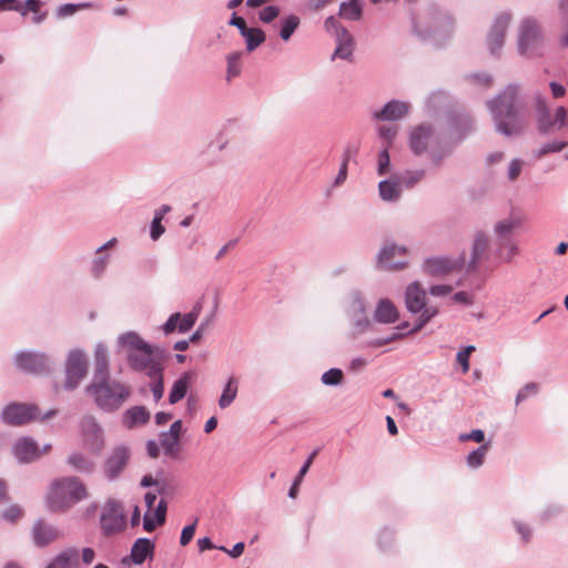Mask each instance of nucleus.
<instances>
[{
  "label": "nucleus",
  "instance_id": "obj_1",
  "mask_svg": "<svg viewBox=\"0 0 568 568\" xmlns=\"http://www.w3.org/2000/svg\"><path fill=\"white\" fill-rule=\"evenodd\" d=\"M519 93V85L509 84L487 102L496 131L506 138L519 136L526 126L525 108Z\"/></svg>",
  "mask_w": 568,
  "mask_h": 568
},
{
  "label": "nucleus",
  "instance_id": "obj_2",
  "mask_svg": "<svg viewBox=\"0 0 568 568\" xmlns=\"http://www.w3.org/2000/svg\"><path fill=\"white\" fill-rule=\"evenodd\" d=\"M89 497L84 483L75 476L53 479L45 495L47 508L52 513H65Z\"/></svg>",
  "mask_w": 568,
  "mask_h": 568
},
{
  "label": "nucleus",
  "instance_id": "obj_3",
  "mask_svg": "<svg viewBox=\"0 0 568 568\" xmlns=\"http://www.w3.org/2000/svg\"><path fill=\"white\" fill-rule=\"evenodd\" d=\"M118 345L125 351L129 366L146 376L154 375L163 366L153 357L152 346L138 333L126 332L118 337Z\"/></svg>",
  "mask_w": 568,
  "mask_h": 568
},
{
  "label": "nucleus",
  "instance_id": "obj_4",
  "mask_svg": "<svg viewBox=\"0 0 568 568\" xmlns=\"http://www.w3.org/2000/svg\"><path fill=\"white\" fill-rule=\"evenodd\" d=\"M85 390L92 396L97 406L106 413L118 410L131 396L130 386L111 378L91 382Z\"/></svg>",
  "mask_w": 568,
  "mask_h": 568
},
{
  "label": "nucleus",
  "instance_id": "obj_5",
  "mask_svg": "<svg viewBox=\"0 0 568 568\" xmlns=\"http://www.w3.org/2000/svg\"><path fill=\"white\" fill-rule=\"evenodd\" d=\"M453 27L452 18L436 6H428L413 20V28L422 39L449 32Z\"/></svg>",
  "mask_w": 568,
  "mask_h": 568
},
{
  "label": "nucleus",
  "instance_id": "obj_6",
  "mask_svg": "<svg viewBox=\"0 0 568 568\" xmlns=\"http://www.w3.org/2000/svg\"><path fill=\"white\" fill-rule=\"evenodd\" d=\"M58 414L57 409H49L41 415L36 404L11 403L7 405L1 413V420L12 426H22L33 420H48Z\"/></svg>",
  "mask_w": 568,
  "mask_h": 568
},
{
  "label": "nucleus",
  "instance_id": "obj_7",
  "mask_svg": "<svg viewBox=\"0 0 568 568\" xmlns=\"http://www.w3.org/2000/svg\"><path fill=\"white\" fill-rule=\"evenodd\" d=\"M542 37L536 20L526 18L521 21L518 37L517 50L523 57L534 58L541 55Z\"/></svg>",
  "mask_w": 568,
  "mask_h": 568
},
{
  "label": "nucleus",
  "instance_id": "obj_8",
  "mask_svg": "<svg viewBox=\"0 0 568 568\" xmlns=\"http://www.w3.org/2000/svg\"><path fill=\"white\" fill-rule=\"evenodd\" d=\"M65 390L75 389L88 372V358L81 349H72L65 361Z\"/></svg>",
  "mask_w": 568,
  "mask_h": 568
},
{
  "label": "nucleus",
  "instance_id": "obj_9",
  "mask_svg": "<svg viewBox=\"0 0 568 568\" xmlns=\"http://www.w3.org/2000/svg\"><path fill=\"white\" fill-rule=\"evenodd\" d=\"M100 524L105 536H112L124 530L126 521L121 504L115 499H108L103 506Z\"/></svg>",
  "mask_w": 568,
  "mask_h": 568
},
{
  "label": "nucleus",
  "instance_id": "obj_10",
  "mask_svg": "<svg viewBox=\"0 0 568 568\" xmlns=\"http://www.w3.org/2000/svg\"><path fill=\"white\" fill-rule=\"evenodd\" d=\"M51 361L40 352L21 351L14 355V365L28 374H48L51 371Z\"/></svg>",
  "mask_w": 568,
  "mask_h": 568
},
{
  "label": "nucleus",
  "instance_id": "obj_11",
  "mask_svg": "<svg viewBox=\"0 0 568 568\" xmlns=\"http://www.w3.org/2000/svg\"><path fill=\"white\" fill-rule=\"evenodd\" d=\"M131 457L130 448L125 445L115 446L103 462V474L110 481L116 480L126 468Z\"/></svg>",
  "mask_w": 568,
  "mask_h": 568
},
{
  "label": "nucleus",
  "instance_id": "obj_12",
  "mask_svg": "<svg viewBox=\"0 0 568 568\" xmlns=\"http://www.w3.org/2000/svg\"><path fill=\"white\" fill-rule=\"evenodd\" d=\"M510 14L503 12L496 17L487 36V47L491 55L499 57L505 43L506 31L510 22Z\"/></svg>",
  "mask_w": 568,
  "mask_h": 568
},
{
  "label": "nucleus",
  "instance_id": "obj_13",
  "mask_svg": "<svg viewBox=\"0 0 568 568\" xmlns=\"http://www.w3.org/2000/svg\"><path fill=\"white\" fill-rule=\"evenodd\" d=\"M465 254H460L457 258L446 256L428 257L423 263L425 273L433 276L446 275L453 271L462 270L465 266Z\"/></svg>",
  "mask_w": 568,
  "mask_h": 568
},
{
  "label": "nucleus",
  "instance_id": "obj_14",
  "mask_svg": "<svg viewBox=\"0 0 568 568\" xmlns=\"http://www.w3.org/2000/svg\"><path fill=\"white\" fill-rule=\"evenodd\" d=\"M407 248L393 242L385 243L377 254V266L382 270H402L408 262L406 260H395L397 256H405Z\"/></svg>",
  "mask_w": 568,
  "mask_h": 568
},
{
  "label": "nucleus",
  "instance_id": "obj_15",
  "mask_svg": "<svg viewBox=\"0 0 568 568\" xmlns=\"http://www.w3.org/2000/svg\"><path fill=\"white\" fill-rule=\"evenodd\" d=\"M567 124V111L564 106H558L554 116L546 112L537 116V131L540 135H548L559 131Z\"/></svg>",
  "mask_w": 568,
  "mask_h": 568
},
{
  "label": "nucleus",
  "instance_id": "obj_16",
  "mask_svg": "<svg viewBox=\"0 0 568 568\" xmlns=\"http://www.w3.org/2000/svg\"><path fill=\"white\" fill-rule=\"evenodd\" d=\"M12 454L20 464H29L41 456L37 442L29 436L20 437L12 446Z\"/></svg>",
  "mask_w": 568,
  "mask_h": 568
},
{
  "label": "nucleus",
  "instance_id": "obj_17",
  "mask_svg": "<svg viewBox=\"0 0 568 568\" xmlns=\"http://www.w3.org/2000/svg\"><path fill=\"white\" fill-rule=\"evenodd\" d=\"M434 140V130L429 124H420L415 128L409 136V146L415 155H422L428 150Z\"/></svg>",
  "mask_w": 568,
  "mask_h": 568
},
{
  "label": "nucleus",
  "instance_id": "obj_18",
  "mask_svg": "<svg viewBox=\"0 0 568 568\" xmlns=\"http://www.w3.org/2000/svg\"><path fill=\"white\" fill-rule=\"evenodd\" d=\"M405 306L412 314L424 312L426 305V292L418 282L410 283L405 290Z\"/></svg>",
  "mask_w": 568,
  "mask_h": 568
},
{
  "label": "nucleus",
  "instance_id": "obj_19",
  "mask_svg": "<svg viewBox=\"0 0 568 568\" xmlns=\"http://www.w3.org/2000/svg\"><path fill=\"white\" fill-rule=\"evenodd\" d=\"M488 237L484 232H477L473 242L470 258L467 263V273L476 272L479 262L488 258Z\"/></svg>",
  "mask_w": 568,
  "mask_h": 568
},
{
  "label": "nucleus",
  "instance_id": "obj_20",
  "mask_svg": "<svg viewBox=\"0 0 568 568\" xmlns=\"http://www.w3.org/2000/svg\"><path fill=\"white\" fill-rule=\"evenodd\" d=\"M409 112V104L404 101H388L383 109L375 111L373 118L378 121H397Z\"/></svg>",
  "mask_w": 568,
  "mask_h": 568
},
{
  "label": "nucleus",
  "instance_id": "obj_21",
  "mask_svg": "<svg viewBox=\"0 0 568 568\" xmlns=\"http://www.w3.org/2000/svg\"><path fill=\"white\" fill-rule=\"evenodd\" d=\"M154 549L155 544L151 539L140 537L131 547L130 559L134 565H142L148 558H153Z\"/></svg>",
  "mask_w": 568,
  "mask_h": 568
},
{
  "label": "nucleus",
  "instance_id": "obj_22",
  "mask_svg": "<svg viewBox=\"0 0 568 568\" xmlns=\"http://www.w3.org/2000/svg\"><path fill=\"white\" fill-rule=\"evenodd\" d=\"M374 320L381 324H394L399 320V312L389 298H382L374 311Z\"/></svg>",
  "mask_w": 568,
  "mask_h": 568
},
{
  "label": "nucleus",
  "instance_id": "obj_23",
  "mask_svg": "<svg viewBox=\"0 0 568 568\" xmlns=\"http://www.w3.org/2000/svg\"><path fill=\"white\" fill-rule=\"evenodd\" d=\"M403 185L399 183L397 175H393L389 179L382 180L378 183V193L385 202H397L402 196Z\"/></svg>",
  "mask_w": 568,
  "mask_h": 568
},
{
  "label": "nucleus",
  "instance_id": "obj_24",
  "mask_svg": "<svg viewBox=\"0 0 568 568\" xmlns=\"http://www.w3.org/2000/svg\"><path fill=\"white\" fill-rule=\"evenodd\" d=\"M150 412L144 406H132L122 415V425L128 429H133L149 423Z\"/></svg>",
  "mask_w": 568,
  "mask_h": 568
},
{
  "label": "nucleus",
  "instance_id": "obj_25",
  "mask_svg": "<svg viewBox=\"0 0 568 568\" xmlns=\"http://www.w3.org/2000/svg\"><path fill=\"white\" fill-rule=\"evenodd\" d=\"M32 536L37 546L44 547L59 538V531L40 519L33 525Z\"/></svg>",
  "mask_w": 568,
  "mask_h": 568
},
{
  "label": "nucleus",
  "instance_id": "obj_26",
  "mask_svg": "<svg viewBox=\"0 0 568 568\" xmlns=\"http://www.w3.org/2000/svg\"><path fill=\"white\" fill-rule=\"evenodd\" d=\"M354 51V39L347 29H341L336 38V48L332 59L351 60Z\"/></svg>",
  "mask_w": 568,
  "mask_h": 568
},
{
  "label": "nucleus",
  "instance_id": "obj_27",
  "mask_svg": "<svg viewBox=\"0 0 568 568\" xmlns=\"http://www.w3.org/2000/svg\"><path fill=\"white\" fill-rule=\"evenodd\" d=\"M517 226V222L511 219H506L495 224L494 232L497 239V252L500 256H503L504 242L513 240L511 237Z\"/></svg>",
  "mask_w": 568,
  "mask_h": 568
},
{
  "label": "nucleus",
  "instance_id": "obj_28",
  "mask_svg": "<svg viewBox=\"0 0 568 568\" xmlns=\"http://www.w3.org/2000/svg\"><path fill=\"white\" fill-rule=\"evenodd\" d=\"M78 564V550L68 548L59 552L45 568H73Z\"/></svg>",
  "mask_w": 568,
  "mask_h": 568
},
{
  "label": "nucleus",
  "instance_id": "obj_29",
  "mask_svg": "<svg viewBox=\"0 0 568 568\" xmlns=\"http://www.w3.org/2000/svg\"><path fill=\"white\" fill-rule=\"evenodd\" d=\"M338 16L348 21H358L363 16V8L358 0H348L342 2Z\"/></svg>",
  "mask_w": 568,
  "mask_h": 568
},
{
  "label": "nucleus",
  "instance_id": "obj_30",
  "mask_svg": "<svg viewBox=\"0 0 568 568\" xmlns=\"http://www.w3.org/2000/svg\"><path fill=\"white\" fill-rule=\"evenodd\" d=\"M67 463L75 470L81 474H91L94 470V463L92 459L81 453L71 454Z\"/></svg>",
  "mask_w": 568,
  "mask_h": 568
},
{
  "label": "nucleus",
  "instance_id": "obj_31",
  "mask_svg": "<svg viewBox=\"0 0 568 568\" xmlns=\"http://www.w3.org/2000/svg\"><path fill=\"white\" fill-rule=\"evenodd\" d=\"M241 36L245 39L247 52H253L266 39L264 31L260 28H247Z\"/></svg>",
  "mask_w": 568,
  "mask_h": 568
},
{
  "label": "nucleus",
  "instance_id": "obj_32",
  "mask_svg": "<svg viewBox=\"0 0 568 568\" xmlns=\"http://www.w3.org/2000/svg\"><path fill=\"white\" fill-rule=\"evenodd\" d=\"M239 382L234 376H231L225 384L223 392L219 398L220 408L224 409L229 407L237 395Z\"/></svg>",
  "mask_w": 568,
  "mask_h": 568
},
{
  "label": "nucleus",
  "instance_id": "obj_33",
  "mask_svg": "<svg viewBox=\"0 0 568 568\" xmlns=\"http://www.w3.org/2000/svg\"><path fill=\"white\" fill-rule=\"evenodd\" d=\"M399 179V183H402L404 189H413L419 182H422L426 176L425 169H415V170H406L402 174L397 175Z\"/></svg>",
  "mask_w": 568,
  "mask_h": 568
},
{
  "label": "nucleus",
  "instance_id": "obj_34",
  "mask_svg": "<svg viewBox=\"0 0 568 568\" xmlns=\"http://www.w3.org/2000/svg\"><path fill=\"white\" fill-rule=\"evenodd\" d=\"M408 327H409L408 322H402L400 324H398L396 326L397 332H394L393 334H390L389 336H386V337L375 338V339L371 341L368 343V345L372 347H381V346L387 345L394 341L400 339L404 336H406L407 334H409L408 332H406V333L404 332V331L408 329Z\"/></svg>",
  "mask_w": 568,
  "mask_h": 568
},
{
  "label": "nucleus",
  "instance_id": "obj_35",
  "mask_svg": "<svg viewBox=\"0 0 568 568\" xmlns=\"http://www.w3.org/2000/svg\"><path fill=\"white\" fill-rule=\"evenodd\" d=\"M189 386V375L185 374L179 379H176L171 388V392L169 394V403L170 404H176L181 399L184 398L187 392Z\"/></svg>",
  "mask_w": 568,
  "mask_h": 568
},
{
  "label": "nucleus",
  "instance_id": "obj_36",
  "mask_svg": "<svg viewBox=\"0 0 568 568\" xmlns=\"http://www.w3.org/2000/svg\"><path fill=\"white\" fill-rule=\"evenodd\" d=\"M242 52L234 51L226 57V81L231 82L234 78L239 77L242 71L241 63Z\"/></svg>",
  "mask_w": 568,
  "mask_h": 568
},
{
  "label": "nucleus",
  "instance_id": "obj_37",
  "mask_svg": "<svg viewBox=\"0 0 568 568\" xmlns=\"http://www.w3.org/2000/svg\"><path fill=\"white\" fill-rule=\"evenodd\" d=\"M373 327L367 314H352V335L357 337Z\"/></svg>",
  "mask_w": 568,
  "mask_h": 568
},
{
  "label": "nucleus",
  "instance_id": "obj_38",
  "mask_svg": "<svg viewBox=\"0 0 568 568\" xmlns=\"http://www.w3.org/2000/svg\"><path fill=\"white\" fill-rule=\"evenodd\" d=\"M488 449L489 444L485 443L471 450L466 457L467 465L473 469L479 468L484 464Z\"/></svg>",
  "mask_w": 568,
  "mask_h": 568
},
{
  "label": "nucleus",
  "instance_id": "obj_39",
  "mask_svg": "<svg viewBox=\"0 0 568 568\" xmlns=\"http://www.w3.org/2000/svg\"><path fill=\"white\" fill-rule=\"evenodd\" d=\"M567 146L565 141L552 140L540 145L537 150H534L532 154L536 159H541L549 153H557L562 151Z\"/></svg>",
  "mask_w": 568,
  "mask_h": 568
},
{
  "label": "nucleus",
  "instance_id": "obj_40",
  "mask_svg": "<svg viewBox=\"0 0 568 568\" xmlns=\"http://www.w3.org/2000/svg\"><path fill=\"white\" fill-rule=\"evenodd\" d=\"M300 26V18L297 16L291 14L282 20V27L280 30V37L284 41H288L292 34Z\"/></svg>",
  "mask_w": 568,
  "mask_h": 568
},
{
  "label": "nucleus",
  "instance_id": "obj_41",
  "mask_svg": "<svg viewBox=\"0 0 568 568\" xmlns=\"http://www.w3.org/2000/svg\"><path fill=\"white\" fill-rule=\"evenodd\" d=\"M453 151L452 146L447 145H436L429 150V158L433 166L439 168L443 161L450 155Z\"/></svg>",
  "mask_w": 568,
  "mask_h": 568
},
{
  "label": "nucleus",
  "instance_id": "obj_42",
  "mask_svg": "<svg viewBox=\"0 0 568 568\" xmlns=\"http://www.w3.org/2000/svg\"><path fill=\"white\" fill-rule=\"evenodd\" d=\"M160 444L164 449V454L171 458H176L179 456V444L180 439L174 437H169L168 435L160 434Z\"/></svg>",
  "mask_w": 568,
  "mask_h": 568
},
{
  "label": "nucleus",
  "instance_id": "obj_43",
  "mask_svg": "<svg viewBox=\"0 0 568 568\" xmlns=\"http://www.w3.org/2000/svg\"><path fill=\"white\" fill-rule=\"evenodd\" d=\"M438 313L437 307L430 306L425 308L424 312H419V317L415 322L414 326L408 331V333H417L419 332L427 323L432 321Z\"/></svg>",
  "mask_w": 568,
  "mask_h": 568
},
{
  "label": "nucleus",
  "instance_id": "obj_44",
  "mask_svg": "<svg viewBox=\"0 0 568 568\" xmlns=\"http://www.w3.org/2000/svg\"><path fill=\"white\" fill-rule=\"evenodd\" d=\"M152 382L150 384L151 392L154 400L159 402L163 397L164 382H163V368L158 371L154 375L148 376Z\"/></svg>",
  "mask_w": 568,
  "mask_h": 568
},
{
  "label": "nucleus",
  "instance_id": "obj_45",
  "mask_svg": "<svg viewBox=\"0 0 568 568\" xmlns=\"http://www.w3.org/2000/svg\"><path fill=\"white\" fill-rule=\"evenodd\" d=\"M398 132V126L393 125H381L378 128V135L383 140L382 148L389 149L393 144L394 139L396 138Z\"/></svg>",
  "mask_w": 568,
  "mask_h": 568
},
{
  "label": "nucleus",
  "instance_id": "obj_46",
  "mask_svg": "<svg viewBox=\"0 0 568 568\" xmlns=\"http://www.w3.org/2000/svg\"><path fill=\"white\" fill-rule=\"evenodd\" d=\"M343 377H344V374H343L342 369L331 368L322 375L321 381L324 385L337 386L343 382Z\"/></svg>",
  "mask_w": 568,
  "mask_h": 568
},
{
  "label": "nucleus",
  "instance_id": "obj_47",
  "mask_svg": "<svg viewBox=\"0 0 568 568\" xmlns=\"http://www.w3.org/2000/svg\"><path fill=\"white\" fill-rule=\"evenodd\" d=\"M388 150L389 149L387 148H382L381 152L378 153L377 174L381 176L389 172L390 156Z\"/></svg>",
  "mask_w": 568,
  "mask_h": 568
},
{
  "label": "nucleus",
  "instance_id": "obj_48",
  "mask_svg": "<svg viewBox=\"0 0 568 568\" xmlns=\"http://www.w3.org/2000/svg\"><path fill=\"white\" fill-rule=\"evenodd\" d=\"M89 3H65L61 4L55 10V16L60 19L74 14L79 9L88 7Z\"/></svg>",
  "mask_w": 568,
  "mask_h": 568
},
{
  "label": "nucleus",
  "instance_id": "obj_49",
  "mask_svg": "<svg viewBox=\"0 0 568 568\" xmlns=\"http://www.w3.org/2000/svg\"><path fill=\"white\" fill-rule=\"evenodd\" d=\"M109 361L94 363V373L91 382L110 379Z\"/></svg>",
  "mask_w": 568,
  "mask_h": 568
},
{
  "label": "nucleus",
  "instance_id": "obj_50",
  "mask_svg": "<svg viewBox=\"0 0 568 568\" xmlns=\"http://www.w3.org/2000/svg\"><path fill=\"white\" fill-rule=\"evenodd\" d=\"M41 0H26L23 3L19 0L18 12L22 17H26L29 12L38 13V11L41 10Z\"/></svg>",
  "mask_w": 568,
  "mask_h": 568
},
{
  "label": "nucleus",
  "instance_id": "obj_51",
  "mask_svg": "<svg viewBox=\"0 0 568 568\" xmlns=\"http://www.w3.org/2000/svg\"><path fill=\"white\" fill-rule=\"evenodd\" d=\"M351 311L352 314H367L366 303L359 292L352 294Z\"/></svg>",
  "mask_w": 568,
  "mask_h": 568
},
{
  "label": "nucleus",
  "instance_id": "obj_52",
  "mask_svg": "<svg viewBox=\"0 0 568 568\" xmlns=\"http://www.w3.org/2000/svg\"><path fill=\"white\" fill-rule=\"evenodd\" d=\"M456 133L458 135V139H463L473 131V121L467 115L459 116V123L456 124Z\"/></svg>",
  "mask_w": 568,
  "mask_h": 568
},
{
  "label": "nucleus",
  "instance_id": "obj_53",
  "mask_svg": "<svg viewBox=\"0 0 568 568\" xmlns=\"http://www.w3.org/2000/svg\"><path fill=\"white\" fill-rule=\"evenodd\" d=\"M475 351V346L468 345L466 348L457 353L456 361L462 366L463 373L469 371V356Z\"/></svg>",
  "mask_w": 568,
  "mask_h": 568
},
{
  "label": "nucleus",
  "instance_id": "obj_54",
  "mask_svg": "<svg viewBox=\"0 0 568 568\" xmlns=\"http://www.w3.org/2000/svg\"><path fill=\"white\" fill-rule=\"evenodd\" d=\"M196 320H197L196 312H190V313L181 316L180 321H179V332L185 333V332L190 331L193 327V325L195 324Z\"/></svg>",
  "mask_w": 568,
  "mask_h": 568
},
{
  "label": "nucleus",
  "instance_id": "obj_55",
  "mask_svg": "<svg viewBox=\"0 0 568 568\" xmlns=\"http://www.w3.org/2000/svg\"><path fill=\"white\" fill-rule=\"evenodd\" d=\"M109 263V255H101L93 260L91 272L95 278L101 277Z\"/></svg>",
  "mask_w": 568,
  "mask_h": 568
},
{
  "label": "nucleus",
  "instance_id": "obj_56",
  "mask_svg": "<svg viewBox=\"0 0 568 568\" xmlns=\"http://www.w3.org/2000/svg\"><path fill=\"white\" fill-rule=\"evenodd\" d=\"M538 393V385L536 383H527L516 395V404H519L528 398L530 395Z\"/></svg>",
  "mask_w": 568,
  "mask_h": 568
},
{
  "label": "nucleus",
  "instance_id": "obj_57",
  "mask_svg": "<svg viewBox=\"0 0 568 568\" xmlns=\"http://www.w3.org/2000/svg\"><path fill=\"white\" fill-rule=\"evenodd\" d=\"M280 14V9L276 6H267L258 12V18L264 23L272 22Z\"/></svg>",
  "mask_w": 568,
  "mask_h": 568
},
{
  "label": "nucleus",
  "instance_id": "obj_58",
  "mask_svg": "<svg viewBox=\"0 0 568 568\" xmlns=\"http://www.w3.org/2000/svg\"><path fill=\"white\" fill-rule=\"evenodd\" d=\"M22 508L19 505H12L2 513V518L7 521L14 523L22 516Z\"/></svg>",
  "mask_w": 568,
  "mask_h": 568
},
{
  "label": "nucleus",
  "instance_id": "obj_59",
  "mask_svg": "<svg viewBox=\"0 0 568 568\" xmlns=\"http://www.w3.org/2000/svg\"><path fill=\"white\" fill-rule=\"evenodd\" d=\"M523 160L520 159H513L511 162L509 163V166H508V172H507V176H508V180L509 181H515L520 172H521V168H523Z\"/></svg>",
  "mask_w": 568,
  "mask_h": 568
},
{
  "label": "nucleus",
  "instance_id": "obj_60",
  "mask_svg": "<svg viewBox=\"0 0 568 568\" xmlns=\"http://www.w3.org/2000/svg\"><path fill=\"white\" fill-rule=\"evenodd\" d=\"M324 28L327 32H334L335 38L339 36L341 29H346L336 20L334 16H329L325 19Z\"/></svg>",
  "mask_w": 568,
  "mask_h": 568
},
{
  "label": "nucleus",
  "instance_id": "obj_61",
  "mask_svg": "<svg viewBox=\"0 0 568 568\" xmlns=\"http://www.w3.org/2000/svg\"><path fill=\"white\" fill-rule=\"evenodd\" d=\"M196 523L195 519L193 524L185 526L182 529L181 537H180V544L181 546H186L193 538L195 529H196Z\"/></svg>",
  "mask_w": 568,
  "mask_h": 568
},
{
  "label": "nucleus",
  "instance_id": "obj_62",
  "mask_svg": "<svg viewBox=\"0 0 568 568\" xmlns=\"http://www.w3.org/2000/svg\"><path fill=\"white\" fill-rule=\"evenodd\" d=\"M165 232V227L162 225V220L153 217L151 222L150 236L153 241H156Z\"/></svg>",
  "mask_w": 568,
  "mask_h": 568
},
{
  "label": "nucleus",
  "instance_id": "obj_63",
  "mask_svg": "<svg viewBox=\"0 0 568 568\" xmlns=\"http://www.w3.org/2000/svg\"><path fill=\"white\" fill-rule=\"evenodd\" d=\"M181 314L173 313L163 325V332L165 335L173 333L176 328L179 329V321Z\"/></svg>",
  "mask_w": 568,
  "mask_h": 568
},
{
  "label": "nucleus",
  "instance_id": "obj_64",
  "mask_svg": "<svg viewBox=\"0 0 568 568\" xmlns=\"http://www.w3.org/2000/svg\"><path fill=\"white\" fill-rule=\"evenodd\" d=\"M317 452L314 450L308 457L307 459L304 462V464L302 465L301 469L298 470L297 475L295 476V480L297 483H302L303 479H304V476L306 475V473L308 471L311 465L313 464V460L316 456Z\"/></svg>",
  "mask_w": 568,
  "mask_h": 568
}]
</instances>
